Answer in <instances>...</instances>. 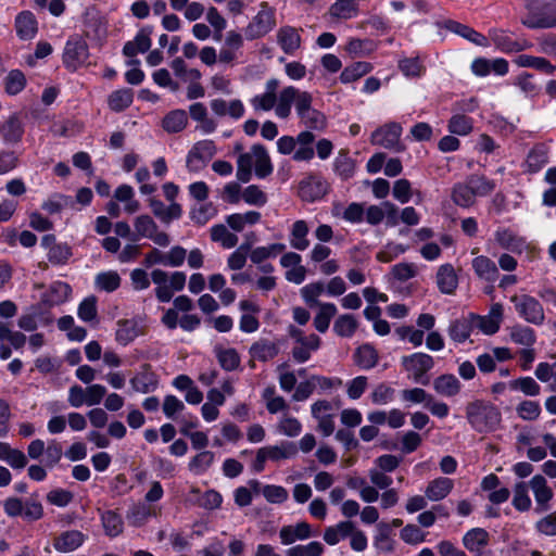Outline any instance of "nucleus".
<instances>
[{"mask_svg":"<svg viewBox=\"0 0 556 556\" xmlns=\"http://www.w3.org/2000/svg\"><path fill=\"white\" fill-rule=\"evenodd\" d=\"M312 101L313 97L309 92L300 91L293 86L286 87L279 93L276 115L280 118L289 117L292 103L295 102L301 122L309 129L323 130L326 128L327 118L320 111L312 108Z\"/></svg>","mask_w":556,"mask_h":556,"instance_id":"nucleus-1","label":"nucleus"},{"mask_svg":"<svg viewBox=\"0 0 556 556\" xmlns=\"http://www.w3.org/2000/svg\"><path fill=\"white\" fill-rule=\"evenodd\" d=\"M521 24L529 28L556 27V0H527Z\"/></svg>","mask_w":556,"mask_h":556,"instance_id":"nucleus-2","label":"nucleus"},{"mask_svg":"<svg viewBox=\"0 0 556 556\" xmlns=\"http://www.w3.org/2000/svg\"><path fill=\"white\" fill-rule=\"evenodd\" d=\"M402 365L416 382L428 384L429 377L427 372L433 368L434 359L426 353H414L409 356H404Z\"/></svg>","mask_w":556,"mask_h":556,"instance_id":"nucleus-3","label":"nucleus"},{"mask_svg":"<svg viewBox=\"0 0 556 556\" xmlns=\"http://www.w3.org/2000/svg\"><path fill=\"white\" fill-rule=\"evenodd\" d=\"M216 148L213 141L203 140L197 142L187 156V167L190 172L198 173L205 167L206 163L214 156Z\"/></svg>","mask_w":556,"mask_h":556,"instance_id":"nucleus-4","label":"nucleus"},{"mask_svg":"<svg viewBox=\"0 0 556 556\" xmlns=\"http://www.w3.org/2000/svg\"><path fill=\"white\" fill-rule=\"evenodd\" d=\"M402 134V127L397 123H389L371 135V142L386 149L402 150L403 147L400 143V136Z\"/></svg>","mask_w":556,"mask_h":556,"instance_id":"nucleus-5","label":"nucleus"},{"mask_svg":"<svg viewBox=\"0 0 556 556\" xmlns=\"http://www.w3.org/2000/svg\"><path fill=\"white\" fill-rule=\"evenodd\" d=\"M136 232L139 237L149 238L160 247L169 244V237L166 232L157 231V225L149 215H140L134 223Z\"/></svg>","mask_w":556,"mask_h":556,"instance_id":"nucleus-6","label":"nucleus"},{"mask_svg":"<svg viewBox=\"0 0 556 556\" xmlns=\"http://www.w3.org/2000/svg\"><path fill=\"white\" fill-rule=\"evenodd\" d=\"M511 301L517 303L518 312L527 321L538 325L544 320L543 307L534 298L522 295L519 299L517 295H514Z\"/></svg>","mask_w":556,"mask_h":556,"instance_id":"nucleus-7","label":"nucleus"},{"mask_svg":"<svg viewBox=\"0 0 556 556\" xmlns=\"http://www.w3.org/2000/svg\"><path fill=\"white\" fill-rule=\"evenodd\" d=\"M274 25L275 20L271 10L263 4L261 11L247 27V36L251 39L260 38L266 35Z\"/></svg>","mask_w":556,"mask_h":556,"instance_id":"nucleus-8","label":"nucleus"},{"mask_svg":"<svg viewBox=\"0 0 556 556\" xmlns=\"http://www.w3.org/2000/svg\"><path fill=\"white\" fill-rule=\"evenodd\" d=\"M279 88V81L276 78H271L266 83V91L263 94L255 96L251 99V104L255 111H270L276 109L279 102V94L277 96V89Z\"/></svg>","mask_w":556,"mask_h":556,"instance_id":"nucleus-9","label":"nucleus"},{"mask_svg":"<svg viewBox=\"0 0 556 556\" xmlns=\"http://www.w3.org/2000/svg\"><path fill=\"white\" fill-rule=\"evenodd\" d=\"M358 12L356 0H333L328 10V15L333 21H348L356 17Z\"/></svg>","mask_w":556,"mask_h":556,"instance_id":"nucleus-10","label":"nucleus"},{"mask_svg":"<svg viewBox=\"0 0 556 556\" xmlns=\"http://www.w3.org/2000/svg\"><path fill=\"white\" fill-rule=\"evenodd\" d=\"M88 58V47L85 41L71 40L66 43L64 62L68 67L76 68Z\"/></svg>","mask_w":556,"mask_h":556,"instance_id":"nucleus-11","label":"nucleus"},{"mask_svg":"<svg viewBox=\"0 0 556 556\" xmlns=\"http://www.w3.org/2000/svg\"><path fill=\"white\" fill-rule=\"evenodd\" d=\"M279 352L278 345L266 339L254 342L250 348V366L254 367V361L268 362L273 359Z\"/></svg>","mask_w":556,"mask_h":556,"instance_id":"nucleus-12","label":"nucleus"},{"mask_svg":"<svg viewBox=\"0 0 556 556\" xmlns=\"http://www.w3.org/2000/svg\"><path fill=\"white\" fill-rule=\"evenodd\" d=\"M489 543V533L482 528L469 530L463 539L464 546L477 555H482L483 548Z\"/></svg>","mask_w":556,"mask_h":556,"instance_id":"nucleus-13","label":"nucleus"},{"mask_svg":"<svg viewBox=\"0 0 556 556\" xmlns=\"http://www.w3.org/2000/svg\"><path fill=\"white\" fill-rule=\"evenodd\" d=\"M312 535L311 526L307 522H299L296 526L282 527L279 536L285 545L294 543L296 540H305Z\"/></svg>","mask_w":556,"mask_h":556,"instance_id":"nucleus-14","label":"nucleus"},{"mask_svg":"<svg viewBox=\"0 0 556 556\" xmlns=\"http://www.w3.org/2000/svg\"><path fill=\"white\" fill-rule=\"evenodd\" d=\"M15 28L17 36L23 40H28L35 37L37 33V21L33 13L24 11L15 18Z\"/></svg>","mask_w":556,"mask_h":556,"instance_id":"nucleus-15","label":"nucleus"},{"mask_svg":"<svg viewBox=\"0 0 556 556\" xmlns=\"http://www.w3.org/2000/svg\"><path fill=\"white\" fill-rule=\"evenodd\" d=\"M211 109L218 116L228 114L232 118H240L244 113V106L240 100H232L227 103L223 99H214L211 102Z\"/></svg>","mask_w":556,"mask_h":556,"instance_id":"nucleus-16","label":"nucleus"},{"mask_svg":"<svg viewBox=\"0 0 556 556\" xmlns=\"http://www.w3.org/2000/svg\"><path fill=\"white\" fill-rule=\"evenodd\" d=\"M433 389L440 395L452 397L459 393L460 382L454 375L445 374L434 379Z\"/></svg>","mask_w":556,"mask_h":556,"instance_id":"nucleus-17","label":"nucleus"},{"mask_svg":"<svg viewBox=\"0 0 556 556\" xmlns=\"http://www.w3.org/2000/svg\"><path fill=\"white\" fill-rule=\"evenodd\" d=\"M151 29L142 28L132 41L126 42L123 52L126 56H135L137 53H143L151 47Z\"/></svg>","mask_w":556,"mask_h":556,"instance_id":"nucleus-18","label":"nucleus"},{"mask_svg":"<svg viewBox=\"0 0 556 556\" xmlns=\"http://www.w3.org/2000/svg\"><path fill=\"white\" fill-rule=\"evenodd\" d=\"M515 64L520 67H532L546 74H554L556 66L553 65L546 58L533 56L529 54H520L515 59Z\"/></svg>","mask_w":556,"mask_h":556,"instance_id":"nucleus-19","label":"nucleus"},{"mask_svg":"<svg viewBox=\"0 0 556 556\" xmlns=\"http://www.w3.org/2000/svg\"><path fill=\"white\" fill-rule=\"evenodd\" d=\"M454 483L448 478H437L429 482L426 488V497L430 501H441L445 498L452 491Z\"/></svg>","mask_w":556,"mask_h":556,"instance_id":"nucleus-20","label":"nucleus"},{"mask_svg":"<svg viewBox=\"0 0 556 556\" xmlns=\"http://www.w3.org/2000/svg\"><path fill=\"white\" fill-rule=\"evenodd\" d=\"M277 41L281 49L290 54L300 48L301 37L295 28L286 26L278 30Z\"/></svg>","mask_w":556,"mask_h":556,"instance_id":"nucleus-21","label":"nucleus"},{"mask_svg":"<svg viewBox=\"0 0 556 556\" xmlns=\"http://www.w3.org/2000/svg\"><path fill=\"white\" fill-rule=\"evenodd\" d=\"M439 289L446 294H452L458 285L457 275L452 265H442L437 274Z\"/></svg>","mask_w":556,"mask_h":556,"instance_id":"nucleus-22","label":"nucleus"},{"mask_svg":"<svg viewBox=\"0 0 556 556\" xmlns=\"http://www.w3.org/2000/svg\"><path fill=\"white\" fill-rule=\"evenodd\" d=\"M85 540V536L81 532L72 530L62 533L54 541V548L61 553H67L79 547Z\"/></svg>","mask_w":556,"mask_h":556,"instance_id":"nucleus-23","label":"nucleus"},{"mask_svg":"<svg viewBox=\"0 0 556 556\" xmlns=\"http://www.w3.org/2000/svg\"><path fill=\"white\" fill-rule=\"evenodd\" d=\"M188 124V116L184 110H174L167 113L163 121L162 127L168 134L182 131Z\"/></svg>","mask_w":556,"mask_h":556,"instance_id":"nucleus-24","label":"nucleus"},{"mask_svg":"<svg viewBox=\"0 0 556 556\" xmlns=\"http://www.w3.org/2000/svg\"><path fill=\"white\" fill-rule=\"evenodd\" d=\"M503 318V307L500 303L491 306L490 314L479 318V328L486 334L495 333Z\"/></svg>","mask_w":556,"mask_h":556,"instance_id":"nucleus-25","label":"nucleus"},{"mask_svg":"<svg viewBox=\"0 0 556 556\" xmlns=\"http://www.w3.org/2000/svg\"><path fill=\"white\" fill-rule=\"evenodd\" d=\"M530 486L538 505L545 509L547 503L553 497V491L547 486L546 479L541 475H536L531 479Z\"/></svg>","mask_w":556,"mask_h":556,"instance_id":"nucleus-26","label":"nucleus"},{"mask_svg":"<svg viewBox=\"0 0 556 556\" xmlns=\"http://www.w3.org/2000/svg\"><path fill=\"white\" fill-rule=\"evenodd\" d=\"M150 205L153 214L164 223L181 216L182 210L180 204L173 202L169 206H165L161 201L151 199Z\"/></svg>","mask_w":556,"mask_h":556,"instance_id":"nucleus-27","label":"nucleus"},{"mask_svg":"<svg viewBox=\"0 0 556 556\" xmlns=\"http://www.w3.org/2000/svg\"><path fill=\"white\" fill-rule=\"evenodd\" d=\"M445 27L477 46H486V38L467 25L455 21H447Z\"/></svg>","mask_w":556,"mask_h":556,"instance_id":"nucleus-28","label":"nucleus"},{"mask_svg":"<svg viewBox=\"0 0 556 556\" xmlns=\"http://www.w3.org/2000/svg\"><path fill=\"white\" fill-rule=\"evenodd\" d=\"M254 153L255 174L260 178L268 176L273 172V165L265 148L261 144L252 147Z\"/></svg>","mask_w":556,"mask_h":556,"instance_id":"nucleus-29","label":"nucleus"},{"mask_svg":"<svg viewBox=\"0 0 556 556\" xmlns=\"http://www.w3.org/2000/svg\"><path fill=\"white\" fill-rule=\"evenodd\" d=\"M472 266L476 274L486 281H495L498 277V270L495 263L486 256L476 257L472 261Z\"/></svg>","mask_w":556,"mask_h":556,"instance_id":"nucleus-30","label":"nucleus"},{"mask_svg":"<svg viewBox=\"0 0 556 556\" xmlns=\"http://www.w3.org/2000/svg\"><path fill=\"white\" fill-rule=\"evenodd\" d=\"M353 526L351 521H341L337 526L328 527L324 532L325 542L329 545H336L353 532Z\"/></svg>","mask_w":556,"mask_h":556,"instance_id":"nucleus-31","label":"nucleus"},{"mask_svg":"<svg viewBox=\"0 0 556 556\" xmlns=\"http://www.w3.org/2000/svg\"><path fill=\"white\" fill-rule=\"evenodd\" d=\"M496 242L506 250L521 252L525 241L509 229H498L495 232Z\"/></svg>","mask_w":556,"mask_h":556,"instance_id":"nucleus-32","label":"nucleus"},{"mask_svg":"<svg viewBox=\"0 0 556 556\" xmlns=\"http://www.w3.org/2000/svg\"><path fill=\"white\" fill-rule=\"evenodd\" d=\"M152 281L157 286L155 295L160 302H169L172 299L170 287L168 286V275L162 269H154L151 273Z\"/></svg>","mask_w":556,"mask_h":556,"instance_id":"nucleus-33","label":"nucleus"},{"mask_svg":"<svg viewBox=\"0 0 556 556\" xmlns=\"http://www.w3.org/2000/svg\"><path fill=\"white\" fill-rule=\"evenodd\" d=\"M490 37L495 47L503 52H519L527 48L526 43L514 41L503 31L493 30L490 33Z\"/></svg>","mask_w":556,"mask_h":556,"instance_id":"nucleus-34","label":"nucleus"},{"mask_svg":"<svg viewBox=\"0 0 556 556\" xmlns=\"http://www.w3.org/2000/svg\"><path fill=\"white\" fill-rule=\"evenodd\" d=\"M354 359L357 366L370 369L378 363V353L374 346L364 344L356 350Z\"/></svg>","mask_w":556,"mask_h":556,"instance_id":"nucleus-35","label":"nucleus"},{"mask_svg":"<svg viewBox=\"0 0 556 556\" xmlns=\"http://www.w3.org/2000/svg\"><path fill=\"white\" fill-rule=\"evenodd\" d=\"M132 99L131 89H119L110 94L108 103L111 110L122 112L132 103Z\"/></svg>","mask_w":556,"mask_h":556,"instance_id":"nucleus-36","label":"nucleus"},{"mask_svg":"<svg viewBox=\"0 0 556 556\" xmlns=\"http://www.w3.org/2000/svg\"><path fill=\"white\" fill-rule=\"evenodd\" d=\"M308 226L305 220H296L291 229V245L300 251L305 250L309 242L306 239Z\"/></svg>","mask_w":556,"mask_h":556,"instance_id":"nucleus-37","label":"nucleus"},{"mask_svg":"<svg viewBox=\"0 0 556 556\" xmlns=\"http://www.w3.org/2000/svg\"><path fill=\"white\" fill-rule=\"evenodd\" d=\"M261 219V214L255 211L245 214H232L227 217V224L235 231H242L245 225H254Z\"/></svg>","mask_w":556,"mask_h":556,"instance_id":"nucleus-38","label":"nucleus"},{"mask_svg":"<svg viewBox=\"0 0 556 556\" xmlns=\"http://www.w3.org/2000/svg\"><path fill=\"white\" fill-rule=\"evenodd\" d=\"M105 534L109 536H117L123 532L124 523L122 517L113 510H108L101 516Z\"/></svg>","mask_w":556,"mask_h":556,"instance_id":"nucleus-39","label":"nucleus"},{"mask_svg":"<svg viewBox=\"0 0 556 556\" xmlns=\"http://www.w3.org/2000/svg\"><path fill=\"white\" fill-rule=\"evenodd\" d=\"M0 131L5 141L13 143L18 142L23 135L22 123L16 116H10L1 126Z\"/></svg>","mask_w":556,"mask_h":556,"instance_id":"nucleus-40","label":"nucleus"},{"mask_svg":"<svg viewBox=\"0 0 556 556\" xmlns=\"http://www.w3.org/2000/svg\"><path fill=\"white\" fill-rule=\"evenodd\" d=\"M547 162V149L544 144L535 146L528 154L527 166L530 173L539 172Z\"/></svg>","mask_w":556,"mask_h":556,"instance_id":"nucleus-41","label":"nucleus"},{"mask_svg":"<svg viewBox=\"0 0 556 556\" xmlns=\"http://www.w3.org/2000/svg\"><path fill=\"white\" fill-rule=\"evenodd\" d=\"M319 312L314 318V326L319 332H325L331 318L337 314V307L331 303L319 304Z\"/></svg>","mask_w":556,"mask_h":556,"instance_id":"nucleus-42","label":"nucleus"},{"mask_svg":"<svg viewBox=\"0 0 556 556\" xmlns=\"http://www.w3.org/2000/svg\"><path fill=\"white\" fill-rule=\"evenodd\" d=\"M211 239L215 242H220L226 249L237 245L238 237L230 232L225 225H215L211 229Z\"/></svg>","mask_w":556,"mask_h":556,"instance_id":"nucleus-43","label":"nucleus"},{"mask_svg":"<svg viewBox=\"0 0 556 556\" xmlns=\"http://www.w3.org/2000/svg\"><path fill=\"white\" fill-rule=\"evenodd\" d=\"M254 165V153L252 150L248 153H242L237 162V178L242 182H248L252 177V167Z\"/></svg>","mask_w":556,"mask_h":556,"instance_id":"nucleus-44","label":"nucleus"},{"mask_svg":"<svg viewBox=\"0 0 556 556\" xmlns=\"http://www.w3.org/2000/svg\"><path fill=\"white\" fill-rule=\"evenodd\" d=\"M535 377L542 382H549L548 389L556 393V362L554 364L540 363L535 368Z\"/></svg>","mask_w":556,"mask_h":556,"instance_id":"nucleus-45","label":"nucleus"},{"mask_svg":"<svg viewBox=\"0 0 556 556\" xmlns=\"http://www.w3.org/2000/svg\"><path fill=\"white\" fill-rule=\"evenodd\" d=\"M452 199L455 204L463 207H469L475 203L476 195L469 186L465 182L458 184L454 187Z\"/></svg>","mask_w":556,"mask_h":556,"instance_id":"nucleus-46","label":"nucleus"},{"mask_svg":"<svg viewBox=\"0 0 556 556\" xmlns=\"http://www.w3.org/2000/svg\"><path fill=\"white\" fill-rule=\"evenodd\" d=\"M372 70L370 63L367 62H356L353 65L344 68V71L340 75V79L343 83H352L366 75Z\"/></svg>","mask_w":556,"mask_h":556,"instance_id":"nucleus-47","label":"nucleus"},{"mask_svg":"<svg viewBox=\"0 0 556 556\" xmlns=\"http://www.w3.org/2000/svg\"><path fill=\"white\" fill-rule=\"evenodd\" d=\"M116 340L127 344L139 336L137 324L131 320H119L117 323Z\"/></svg>","mask_w":556,"mask_h":556,"instance_id":"nucleus-48","label":"nucleus"},{"mask_svg":"<svg viewBox=\"0 0 556 556\" xmlns=\"http://www.w3.org/2000/svg\"><path fill=\"white\" fill-rule=\"evenodd\" d=\"M265 448H266V453L268 455V459L276 460V462L280 460V459H286V458L292 457L298 452L296 446L294 445V443H291V442H286V443H282L281 445H276V446H267Z\"/></svg>","mask_w":556,"mask_h":556,"instance_id":"nucleus-49","label":"nucleus"},{"mask_svg":"<svg viewBox=\"0 0 556 556\" xmlns=\"http://www.w3.org/2000/svg\"><path fill=\"white\" fill-rule=\"evenodd\" d=\"M325 188L320 181L307 180L300 185V197L304 201H314L325 193Z\"/></svg>","mask_w":556,"mask_h":556,"instance_id":"nucleus-50","label":"nucleus"},{"mask_svg":"<svg viewBox=\"0 0 556 556\" xmlns=\"http://www.w3.org/2000/svg\"><path fill=\"white\" fill-rule=\"evenodd\" d=\"M448 130L455 135L466 136L472 130V122L466 115L456 114L450 119Z\"/></svg>","mask_w":556,"mask_h":556,"instance_id":"nucleus-51","label":"nucleus"},{"mask_svg":"<svg viewBox=\"0 0 556 556\" xmlns=\"http://www.w3.org/2000/svg\"><path fill=\"white\" fill-rule=\"evenodd\" d=\"M5 91L9 94H17L21 92L25 85H26V78L25 75L18 71L13 70L11 71L8 76L5 77Z\"/></svg>","mask_w":556,"mask_h":556,"instance_id":"nucleus-52","label":"nucleus"},{"mask_svg":"<svg viewBox=\"0 0 556 556\" xmlns=\"http://www.w3.org/2000/svg\"><path fill=\"white\" fill-rule=\"evenodd\" d=\"M96 285L106 292L116 290L121 285V277L116 271L101 273L96 277Z\"/></svg>","mask_w":556,"mask_h":556,"instance_id":"nucleus-53","label":"nucleus"},{"mask_svg":"<svg viewBox=\"0 0 556 556\" xmlns=\"http://www.w3.org/2000/svg\"><path fill=\"white\" fill-rule=\"evenodd\" d=\"M466 184L472 190L473 194L485 195L494 189V184L489 181L484 176L471 175Z\"/></svg>","mask_w":556,"mask_h":556,"instance_id":"nucleus-54","label":"nucleus"},{"mask_svg":"<svg viewBox=\"0 0 556 556\" xmlns=\"http://www.w3.org/2000/svg\"><path fill=\"white\" fill-rule=\"evenodd\" d=\"M513 505L520 511H526L531 506V500L528 495L527 484L519 482L514 488Z\"/></svg>","mask_w":556,"mask_h":556,"instance_id":"nucleus-55","label":"nucleus"},{"mask_svg":"<svg viewBox=\"0 0 556 556\" xmlns=\"http://www.w3.org/2000/svg\"><path fill=\"white\" fill-rule=\"evenodd\" d=\"M399 68L406 77H419L425 72V66L418 58H405L399 62Z\"/></svg>","mask_w":556,"mask_h":556,"instance_id":"nucleus-56","label":"nucleus"},{"mask_svg":"<svg viewBox=\"0 0 556 556\" xmlns=\"http://www.w3.org/2000/svg\"><path fill=\"white\" fill-rule=\"evenodd\" d=\"M357 328V321L352 315L340 316L333 326L334 331L341 337H351Z\"/></svg>","mask_w":556,"mask_h":556,"instance_id":"nucleus-57","label":"nucleus"},{"mask_svg":"<svg viewBox=\"0 0 556 556\" xmlns=\"http://www.w3.org/2000/svg\"><path fill=\"white\" fill-rule=\"evenodd\" d=\"M510 387L513 389H519L528 396H536L541 392L540 384L531 377L516 379L510 383Z\"/></svg>","mask_w":556,"mask_h":556,"instance_id":"nucleus-58","label":"nucleus"},{"mask_svg":"<svg viewBox=\"0 0 556 556\" xmlns=\"http://www.w3.org/2000/svg\"><path fill=\"white\" fill-rule=\"evenodd\" d=\"M379 533L375 538V546L376 548L382 551V552H391L393 551V541L390 538L391 529L390 526L387 523H379L378 525Z\"/></svg>","mask_w":556,"mask_h":556,"instance_id":"nucleus-59","label":"nucleus"},{"mask_svg":"<svg viewBox=\"0 0 556 556\" xmlns=\"http://www.w3.org/2000/svg\"><path fill=\"white\" fill-rule=\"evenodd\" d=\"M510 338L517 344L530 346L535 342V336L532 329L528 327L515 326L510 330Z\"/></svg>","mask_w":556,"mask_h":556,"instance_id":"nucleus-60","label":"nucleus"},{"mask_svg":"<svg viewBox=\"0 0 556 556\" xmlns=\"http://www.w3.org/2000/svg\"><path fill=\"white\" fill-rule=\"evenodd\" d=\"M217 357L225 370H235L240 364V356L233 349L220 350Z\"/></svg>","mask_w":556,"mask_h":556,"instance_id":"nucleus-61","label":"nucleus"},{"mask_svg":"<svg viewBox=\"0 0 556 556\" xmlns=\"http://www.w3.org/2000/svg\"><path fill=\"white\" fill-rule=\"evenodd\" d=\"M471 327L466 320H455L451 324L448 334L456 342H464L470 336Z\"/></svg>","mask_w":556,"mask_h":556,"instance_id":"nucleus-62","label":"nucleus"},{"mask_svg":"<svg viewBox=\"0 0 556 556\" xmlns=\"http://www.w3.org/2000/svg\"><path fill=\"white\" fill-rule=\"evenodd\" d=\"M325 291L323 282H313L302 288L301 293L305 302L309 305H319L317 298Z\"/></svg>","mask_w":556,"mask_h":556,"instance_id":"nucleus-63","label":"nucleus"},{"mask_svg":"<svg viewBox=\"0 0 556 556\" xmlns=\"http://www.w3.org/2000/svg\"><path fill=\"white\" fill-rule=\"evenodd\" d=\"M517 414L523 420H534L541 414V408L538 402L523 401L517 406Z\"/></svg>","mask_w":556,"mask_h":556,"instance_id":"nucleus-64","label":"nucleus"}]
</instances>
